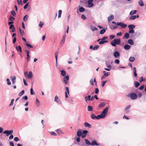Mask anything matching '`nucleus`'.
I'll list each match as a JSON object with an SVG mask.
<instances>
[{
    "label": "nucleus",
    "instance_id": "1",
    "mask_svg": "<svg viewBox=\"0 0 146 146\" xmlns=\"http://www.w3.org/2000/svg\"><path fill=\"white\" fill-rule=\"evenodd\" d=\"M121 40L120 39H114L113 40V42H111V44L113 46H115L116 45L120 44Z\"/></svg>",
    "mask_w": 146,
    "mask_h": 146
},
{
    "label": "nucleus",
    "instance_id": "2",
    "mask_svg": "<svg viewBox=\"0 0 146 146\" xmlns=\"http://www.w3.org/2000/svg\"><path fill=\"white\" fill-rule=\"evenodd\" d=\"M109 107H107L103 110L102 112L101 113V116H102L103 118H104L107 115V112L109 109Z\"/></svg>",
    "mask_w": 146,
    "mask_h": 146
},
{
    "label": "nucleus",
    "instance_id": "3",
    "mask_svg": "<svg viewBox=\"0 0 146 146\" xmlns=\"http://www.w3.org/2000/svg\"><path fill=\"white\" fill-rule=\"evenodd\" d=\"M129 97L132 100H134L137 99L138 96L135 93H132L129 95Z\"/></svg>",
    "mask_w": 146,
    "mask_h": 146
},
{
    "label": "nucleus",
    "instance_id": "4",
    "mask_svg": "<svg viewBox=\"0 0 146 146\" xmlns=\"http://www.w3.org/2000/svg\"><path fill=\"white\" fill-rule=\"evenodd\" d=\"M3 133L4 134H6V136H8L13 133V130H6L4 131Z\"/></svg>",
    "mask_w": 146,
    "mask_h": 146
},
{
    "label": "nucleus",
    "instance_id": "5",
    "mask_svg": "<svg viewBox=\"0 0 146 146\" xmlns=\"http://www.w3.org/2000/svg\"><path fill=\"white\" fill-rule=\"evenodd\" d=\"M117 25L118 26H120L122 28H125L127 26L126 24H124L122 22L117 23Z\"/></svg>",
    "mask_w": 146,
    "mask_h": 146
},
{
    "label": "nucleus",
    "instance_id": "6",
    "mask_svg": "<svg viewBox=\"0 0 146 146\" xmlns=\"http://www.w3.org/2000/svg\"><path fill=\"white\" fill-rule=\"evenodd\" d=\"M113 56L115 58H118L120 57V53L118 51H115L113 53Z\"/></svg>",
    "mask_w": 146,
    "mask_h": 146
},
{
    "label": "nucleus",
    "instance_id": "7",
    "mask_svg": "<svg viewBox=\"0 0 146 146\" xmlns=\"http://www.w3.org/2000/svg\"><path fill=\"white\" fill-rule=\"evenodd\" d=\"M94 0H88V6L89 7H92L94 6V4L92 2Z\"/></svg>",
    "mask_w": 146,
    "mask_h": 146
},
{
    "label": "nucleus",
    "instance_id": "8",
    "mask_svg": "<svg viewBox=\"0 0 146 146\" xmlns=\"http://www.w3.org/2000/svg\"><path fill=\"white\" fill-rule=\"evenodd\" d=\"M69 78V76L68 75H66L64 78V81L65 84H67L68 83Z\"/></svg>",
    "mask_w": 146,
    "mask_h": 146
},
{
    "label": "nucleus",
    "instance_id": "9",
    "mask_svg": "<svg viewBox=\"0 0 146 146\" xmlns=\"http://www.w3.org/2000/svg\"><path fill=\"white\" fill-rule=\"evenodd\" d=\"M25 51L27 53V60L28 61H29L30 60V56L29 54V50H25Z\"/></svg>",
    "mask_w": 146,
    "mask_h": 146
},
{
    "label": "nucleus",
    "instance_id": "10",
    "mask_svg": "<svg viewBox=\"0 0 146 146\" xmlns=\"http://www.w3.org/2000/svg\"><path fill=\"white\" fill-rule=\"evenodd\" d=\"M84 126L85 127H88L89 128H90L91 127V125L87 122H86L84 123Z\"/></svg>",
    "mask_w": 146,
    "mask_h": 146
},
{
    "label": "nucleus",
    "instance_id": "11",
    "mask_svg": "<svg viewBox=\"0 0 146 146\" xmlns=\"http://www.w3.org/2000/svg\"><path fill=\"white\" fill-rule=\"evenodd\" d=\"M33 74L32 72L31 71H30L29 72V74H28L27 77V78L29 79H30L33 77Z\"/></svg>",
    "mask_w": 146,
    "mask_h": 146
},
{
    "label": "nucleus",
    "instance_id": "12",
    "mask_svg": "<svg viewBox=\"0 0 146 146\" xmlns=\"http://www.w3.org/2000/svg\"><path fill=\"white\" fill-rule=\"evenodd\" d=\"M113 18L114 16L113 15L111 14L108 17V21L109 22H110Z\"/></svg>",
    "mask_w": 146,
    "mask_h": 146
},
{
    "label": "nucleus",
    "instance_id": "13",
    "mask_svg": "<svg viewBox=\"0 0 146 146\" xmlns=\"http://www.w3.org/2000/svg\"><path fill=\"white\" fill-rule=\"evenodd\" d=\"M58 54H59V52L58 51L56 52L55 54V59H56V64H57V58H58Z\"/></svg>",
    "mask_w": 146,
    "mask_h": 146
},
{
    "label": "nucleus",
    "instance_id": "14",
    "mask_svg": "<svg viewBox=\"0 0 146 146\" xmlns=\"http://www.w3.org/2000/svg\"><path fill=\"white\" fill-rule=\"evenodd\" d=\"M130 48L131 46L128 44H125L124 46V48L126 50H128Z\"/></svg>",
    "mask_w": 146,
    "mask_h": 146
},
{
    "label": "nucleus",
    "instance_id": "15",
    "mask_svg": "<svg viewBox=\"0 0 146 146\" xmlns=\"http://www.w3.org/2000/svg\"><path fill=\"white\" fill-rule=\"evenodd\" d=\"M81 131V129H79L77 132V134L78 137H80L82 135V133Z\"/></svg>",
    "mask_w": 146,
    "mask_h": 146
},
{
    "label": "nucleus",
    "instance_id": "16",
    "mask_svg": "<svg viewBox=\"0 0 146 146\" xmlns=\"http://www.w3.org/2000/svg\"><path fill=\"white\" fill-rule=\"evenodd\" d=\"M16 48L18 52L19 51L21 52H22V48L20 46H17L16 47Z\"/></svg>",
    "mask_w": 146,
    "mask_h": 146
},
{
    "label": "nucleus",
    "instance_id": "17",
    "mask_svg": "<svg viewBox=\"0 0 146 146\" xmlns=\"http://www.w3.org/2000/svg\"><path fill=\"white\" fill-rule=\"evenodd\" d=\"M128 43L131 45L134 44V41L132 39H129L128 40Z\"/></svg>",
    "mask_w": 146,
    "mask_h": 146
},
{
    "label": "nucleus",
    "instance_id": "18",
    "mask_svg": "<svg viewBox=\"0 0 146 146\" xmlns=\"http://www.w3.org/2000/svg\"><path fill=\"white\" fill-rule=\"evenodd\" d=\"M133 74L135 77H136L137 76V74L136 73V69L135 67L133 68Z\"/></svg>",
    "mask_w": 146,
    "mask_h": 146
},
{
    "label": "nucleus",
    "instance_id": "19",
    "mask_svg": "<svg viewBox=\"0 0 146 146\" xmlns=\"http://www.w3.org/2000/svg\"><path fill=\"white\" fill-rule=\"evenodd\" d=\"M92 145H96L97 146L99 145V144L97 143L96 141H92L91 144Z\"/></svg>",
    "mask_w": 146,
    "mask_h": 146
},
{
    "label": "nucleus",
    "instance_id": "20",
    "mask_svg": "<svg viewBox=\"0 0 146 146\" xmlns=\"http://www.w3.org/2000/svg\"><path fill=\"white\" fill-rule=\"evenodd\" d=\"M138 3L139 5L141 6H142L144 5L143 3L142 0H139Z\"/></svg>",
    "mask_w": 146,
    "mask_h": 146
},
{
    "label": "nucleus",
    "instance_id": "21",
    "mask_svg": "<svg viewBox=\"0 0 146 146\" xmlns=\"http://www.w3.org/2000/svg\"><path fill=\"white\" fill-rule=\"evenodd\" d=\"M137 12L136 10H132L129 13V15H130L135 14Z\"/></svg>",
    "mask_w": 146,
    "mask_h": 146
},
{
    "label": "nucleus",
    "instance_id": "22",
    "mask_svg": "<svg viewBox=\"0 0 146 146\" xmlns=\"http://www.w3.org/2000/svg\"><path fill=\"white\" fill-rule=\"evenodd\" d=\"M134 84L135 87L136 88H137L140 85V84L139 82L137 81H135L134 82Z\"/></svg>",
    "mask_w": 146,
    "mask_h": 146
},
{
    "label": "nucleus",
    "instance_id": "23",
    "mask_svg": "<svg viewBox=\"0 0 146 146\" xmlns=\"http://www.w3.org/2000/svg\"><path fill=\"white\" fill-rule=\"evenodd\" d=\"M19 31L21 36H23L25 34L24 31L23 30H22L20 28H19Z\"/></svg>",
    "mask_w": 146,
    "mask_h": 146
},
{
    "label": "nucleus",
    "instance_id": "24",
    "mask_svg": "<svg viewBox=\"0 0 146 146\" xmlns=\"http://www.w3.org/2000/svg\"><path fill=\"white\" fill-rule=\"evenodd\" d=\"M103 73L106 77L109 76L110 74L109 72H106L105 71H103Z\"/></svg>",
    "mask_w": 146,
    "mask_h": 146
},
{
    "label": "nucleus",
    "instance_id": "25",
    "mask_svg": "<svg viewBox=\"0 0 146 146\" xmlns=\"http://www.w3.org/2000/svg\"><path fill=\"white\" fill-rule=\"evenodd\" d=\"M129 29H133L135 28V26L133 25H131L128 26Z\"/></svg>",
    "mask_w": 146,
    "mask_h": 146
},
{
    "label": "nucleus",
    "instance_id": "26",
    "mask_svg": "<svg viewBox=\"0 0 146 146\" xmlns=\"http://www.w3.org/2000/svg\"><path fill=\"white\" fill-rule=\"evenodd\" d=\"M131 15L129 18V20H134L136 18V15Z\"/></svg>",
    "mask_w": 146,
    "mask_h": 146
},
{
    "label": "nucleus",
    "instance_id": "27",
    "mask_svg": "<svg viewBox=\"0 0 146 146\" xmlns=\"http://www.w3.org/2000/svg\"><path fill=\"white\" fill-rule=\"evenodd\" d=\"M105 103L104 102H102L99 105V108H102L104 107L105 105Z\"/></svg>",
    "mask_w": 146,
    "mask_h": 146
},
{
    "label": "nucleus",
    "instance_id": "28",
    "mask_svg": "<svg viewBox=\"0 0 146 146\" xmlns=\"http://www.w3.org/2000/svg\"><path fill=\"white\" fill-rule=\"evenodd\" d=\"M108 42V41L107 40L103 41V40H101V41L99 42V44H104L105 43H106Z\"/></svg>",
    "mask_w": 146,
    "mask_h": 146
},
{
    "label": "nucleus",
    "instance_id": "29",
    "mask_svg": "<svg viewBox=\"0 0 146 146\" xmlns=\"http://www.w3.org/2000/svg\"><path fill=\"white\" fill-rule=\"evenodd\" d=\"M79 10L80 12H82L84 11L85 9L82 7H81L79 8Z\"/></svg>",
    "mask_w": 146,
    "mask_h": 146
},
{
    "label": "nucleus",
    "instance_id": "30",
    "mask_svg": "<svg viewBox=\"0 0 146 146\" xmlns=\"http://www.w3.org/2000/svg\"><path fill=\"white\" fill-rule=\"evenodd\" d=\"M58 99V97L56 95V96L55 97L54 101L58 103H59L61 104V103H59L57 101Z\"/></svg>",
    "mask_w": 146,
    "mask_h": 146
},
{
    "label": "nucleus",
    "instance_id": "31",
    "mask_svg": "<svg viewBox=\"0 0 146 146\" xmlns=\"http://www.w3.org/2000/svg\"><path fill=\"white\" fill-rule=\"evenodd\" d=\"M135 58L133 57H130L129 58V61L131 62H133L134 61Z\"/></svg>",
    "mask_w": 146,
    "mask_h": 146
},
{
    "label": "nucleus",
    "instance_id": "32",
    "mask_svg": "<svg viewBox=\"0 0 146 146\" xmlns=\"http://www.w3.org/2000/svg\"><path fill=\"white\" fill-rule=\"evenodd\" d=\"M25 93V91L24 90H22L21 92L19 93V96H21L23 95Z\"/></svg>",
    "mask_w": 146,
    "mask_h": 146
},
{
    "label": "nucleus",
    "instance_id": "33",
    "mask_svg": "<svg viewBox=\"0 0 146 146\" xmlns=\"http://www.w3.org/2000/svg\"><path fill=\"white\" fill-rule=\"evenodd\" d=\"M99 47V46L98 45H95L93 48V50H97Z\"/></svg>",
    "mask_w": 146,
    "mask_h": 146
},
{
    "label": "nucleus",
    "instance_id": "34",
    "mask_svg": "<svg viewBox=\"0 0 146 146\" xmlns=\"http://www.w3.org/2000/svg\"><path fill=\"white\" fill-rule=\"evenodd\" d=\"M93 110L92 106H88V111H92Z\"/></svg>",
    "mask_w": 146,
    "mask_h": 146
},
{
    "label": "nucleus",
    "instance_id": "35",
    "mask_svg": "<svg viewBox=\"0 0 146 146\" xmlns=\"http://www.w3.org/2000/svg\"><path fill=\"white\" fill-rule=\"evenodd\" d=\"M61 75L63 76H65L66 74V72H65V71L63 70L61 71Z\"/></svg>",
    "mask_w": 146,
    "mask_h": 146
},
{
    "label": "nucleus",
    "instance_id": "36",
    "mask_svg": "<svg viewBox=\"0 0 146 146\" xmlns=\"http://www.w3.org/2000/svg\"><path fill=\"white\" fill-rule=\"evenodd\" d=\"M124 36H125L126 39H127L129 37V35L128 33H126L125 34Z\"/></svg>",
    "mask_w": 146,
    "mask_h": 146
},
{
    "label": "nucleus",
    "instance_id": "37",
    "mask_svg": "<svg viewBox=\"0 0 146 146\" xmlns=\"http://www.w3.org/2000/svg\"><path fill=\"white\" fill-rule=\"evenodd\" d=\"M16 79V77L15 76H13L12 79V83L13 84H14L15 82V80Z\"/></svg>",
    "mask_w": 146,
    "mask_h": 146
},
{
    "label": "nucleus",
    "instance_id": "38",
    "mask_svg": "<svg viewBox=\"0 0 146 146\" xmlns=\"http://www.w3.org/2000/svg\"><path fill=\"white\" fill-rule=\"evenodd\" d=\"M85 142L86 143V144L88 145L91 144L90 141L87 139H85Z\"/></svg>",
    "mask_w": 146,
    "mask_h": 146
},
{
    "label": "nucleus",
    "instance_id": "39",
    "mask_svg": "<svg viewBox=\"0 0 146 146\" xmlns=\"http://www.w3.org/2000/svg\"><path fill=\"white\" fill-rule=\"evenodd\" d=\"M91 29L93 31H94L95 30H97L98 29L96 28L95 27H91Z\"/></svg>",
    "mask_w": 146,
    "mask_h": 146
},
{
    "label": "nucleus",
    "instance_id": "40",
    "mask_svg": "<svg viewBox=\"0 0 146 146\" xmlns=\"http://www.w3.org/2000/svg\"><path fill=\"white\" fill-rule=\"evenodd\" d=\"M28 15H25L23 18V20L24 21H27V19H28Z\"/></svg>",
    "mask_w": 146,
    "mask_h": 146
},
{
    "label": "nucleus",
    "instance_id": "41",
    "mask_svg": "<svg viewBox=\"0 0 146 146\" xmlns=\"http://www.w3.org/2000/svg\"><path fill=\"white\" fill-rule=\"evenodd\" d=\"M129 33L130 34H133L135 33V31L133 29H129Z\"/></svg>",
    "mask_w": 146,
    "mask_h": 146
},
{
    "label": "nucleus",
    "instance_id": "42",
    "mask_svg": "<svg viewBox=\"0 0 146 146\" xmlns=\"http://www.w3.org/2000/svg\"><path fill=\"white\" fill-rule=\"evenodd\" d=\"M91 118L93 119H96L97 116H96L94 114H92L91 115Z\"/></svg>",
    "mask_w": 146,
    "mask_h": 146
},
{
    "label": "nucleus",
    "instance_id": "43",
    "mask_svg": "<svg viewBox=\"0 0 146 146\" xmlns=\"http://www.w3.org/2000/svg\"><path fill=\"white\" fill-rule=\"evenodd\" d=\"M15 19L12 16H10L9 17V20L10 21H13Z\"/></svg>",
    "mask_w": 146,
    "mask_h": 146
},
{
    "label": "nucleus",
    "instance_id": "44",
    "mask_svg": "<svg viewBox=\"0 0 146 146\" xmlns=\"http://www.w3.org/2000/svg\"><path fill=\"white\" fill-rule=\"evenodd\" d=\"M106 30L105 29H103L100 31V33L101 34H103L106 31Z\"/></svg>",
    "mask_w": 146,
    "mask_h": 146
},
{
    "label": "nucleus",
    "instance_id": "45",
    "mask_svg": "<svg viewBox=\"0 0 146 146\" xmlns=\"http://www.w3.org/2000/svg\"><path fill=\"white\" fill-rule=\"evenodd\" d=\"M31 94L32 95H33L35 94V93L33 90V89L31 88L30 89Z\"/></svg>",
    "mask_w": 146,
    "mask_h": 146
},
{
    "label": "nucleus",
    "instance_id": "46",
    "mask_svg": "<svg viewBox=\"0 0 146 146\" xmlns=\"http://www.w3.org/2000/svg\"><path fill=\"white\" fill-rule=\"evenodd\" d=\"M101 118H104L102 116H101V114L100 115H98L97 116V117L96 119H99Z\"/></svg>",
    "mask_w": 146,
    "mask_h": 146
},
{
    "label": "nucleus",
    "instance_id": "47",
    "mask_svg": "<svg viewBox=\"0 0 146 146\" xmlns=\"http://www.w3.org/2000/svg\"><path fill=\"white\" fill-rule=\"evenodd\" d=\"M36 105L37 106H39V103L40 102L38 100L37 98H36Z\"/></svg>",
    "mask_w": 146,
    "mask_h": 146
},
{
    "label": "nucleus",
    "instance_id": "48",
    "mask_svg": "<svg viewBox=\"0 0 146 146\" xmlns=\"http://www.w3.org/2000/svg\"><path fill=\"white\" fill-rule=\"evenodd\" d=\"M44 24V23L41 21L40 22L39 26L40 27H42Z\"/></svg>",
    "mask_w": 146,
    "mask_h": 146
},
{
    "label": "nucleus",
    "instance_id": "49",
    "mask_svg": "<svg viewBox=\"0 0 146 146\" xmlns=\"http://www.w3.org/2000/svg\"><path fill=\"white\" fill-rule=\"evenodd\" d=\"M88 131L87 130H84L82 132V133L83 134L85 135H87V133H88Z\"/></svg>",
    "mask_w": 146,
    "mask_h": 146
},
{
    "label": "nucleus",
    "instance_id": "50",
    "mask_svg": "<svg viewBox=\"0 0 146 146\" xmlns=\"http://www.w3.org/2000/svg\"><path fill=\"white\" fill-rule=\"evenodd\" d=\"M29 3L28 2L24 6V8L25 9H26L28 7V6H29Z\"/></svg>",
    "mask_w": 146,
    "mask_h": 146
},
{
    "label": "nucleus",
    "instance_id": "51",
    "mask_svg": "<svg viewBox=\"0 0 146 146\" xmlns=\"http://www.w3.org/2000/svg\"><path fill=\"white\" fill-rule=\"evenodd\" d=\"M114 62L116 64H118L119 63V61L118 59H116L114 61Z\"/></svg>",
    "mask_w": 146,
    "mask_h": 146
},
{
    "label": "nucleus",
    "instance_id": "52",
    "mask_svg": "<svg viewBox=\"0 0 146 146\" xmlns=\"http://www.w3.org/2000/svg\"><path fill=\"white\" fill-rule=\"evenodd\" d=\"M26 45L27 47H29V48H32L33 47L32 45H31V44H29L26 43Z\"/></svg>",
    "mask_w": 146,
    "mask_h": 146
},
{
    "label": "nucleus",
    "instance_id": "53",
    "mask_svg": "<svg viewBox=\"0 0 146 146\" xmlns=\"http://www.w3.org/2000/svg\"><path fill=\"white\" fill-rule=\"evenodd\" d=\"M11 13L12 14V15L13 16H15L16 13H15V11H13V10L12 11H11Z\"/></svg>",
    "mask_w": 146,
    "mask_h": 146
},
{
    "label": "nucleus",
    "instance_id": "54",
    "mask_svg": "<svg viewBox=\"0 0 146 146\" xmlns=\"http://www.w3.org/2000/svg\"><path fill=\"white\" fill-rule=\"evenodd\" d=\"M7 81V84L8 85H10L11 84V83L10 82L9 79L8 78H7L6 80Z\"/></svg>",
    "mask_w": 146,
    "mask_h": 146
},
{
    "label": "nucleus",
    "instance_id": "55",
    "mask_svg": "<svg viewBox=\"0 0 146 146\" xmlns=\"http://www.w3.org/2000/svg\"><path fill=\"white\" fill-rule=\"evenodd\" d=\"M108 38V37L106 36H103L102 38L101 39V40H103L104 41L106 39H107Z\"/></svg>",
    "mask_w": 146,
    "mask_h": 146
},
{
    "label": "nucleus",
    "instance_id": "56",
    "mask_svg": "<svg viewBox=\"0 0 146 146\" xmlns=\"http://www.w3.org/2000/svg\"><path fill=\"white\" fill-rule=\"evenodd\" d=\"M14 140L15 141H19V138L18 137H15L14 138Z\"/></svg>",
    "mask_w": 146,
    "mask_h": 146
},
{
    "label": "nucleus",
    "instance_id": "57",
    "mask_svg": "<svg viewBox=\"0 0 146 146\" xmlns=\"http://www.w3.org/2000/svg\"><path fill=\"white\" fill-rule=\"evenodd\" d=\"M14 101V99L11 100V102L9 105V106H11L13 105Z\"/></svg>",
    "mask_w": 146,
    "mask_h": 146
},
{
    "label": "nucleus",
    "instance_id": "58",
    "mask_svg": "<svg viewBox=\"0 0 146 146\" xmlns=\"http://www.w3.org/2000/svg\"><path fill=\"white\" fill-rule=\"evenodd\" d=\"M23 81L24 85L25 86H27L28 85L27 83L26 80L24 78H23Z\"/></svg>",
    "mask_w": 146,
    "mask_h": 146
},
{
    "label": "nucleus",
    "instance_id": "59",
    "mask_svg": "<svg viewBox=\"0 0 146 146\" xmlns=\"http://www.w3.org/2000/svg\"><path fill=\"white\" fill-rule=\"evenodd\" d=\"M107 82V81H103L102 82V87H103L104 86L105 83L106 82Z\"/></svg>",
    "mask_w": 146,
    "mask_h": 146
},
{
    "label": "nucleus",
    "instance_id": "60",
    "mask_svg": "<svg viewBox=\"0 0 146 146\" xmlns=\"http://www.w3.org/2000/svg\"><path fill=\"white\" fill-rule=\"evenodd\" d=\"M90 83L91 85H94L93 81L92 79H91L90 80Z\"/></svg>",
    "mask_w": 146,
    "mask_h": 146
},
{
    "label": "nucleus",
    "instance_id": "61",
    "mask_svg": "<svg viewBox=\"0 0 146 146\" xmlns=\"http://www.w3.org/2000/svg\"><path fill=\"white\" fill-rule=\"evenodd\" d=\"M99 90L98 88H95V94H98L99 92Z\"/></svg>",
    "mask_w": 146,
    "mask_h": 146
},
{
    "label": "nucleus",
    "instance_id": "62",
    "mask_svg": "<svg viewBox=\"0 0 146 146\" xmlns=\"http://www.w3.org/2000/svg\"><path fill=\"white\" fill-rule=\"evenodd\" d=\"M22 99L23 100H27L28 99V97L27 96H25L24 97H23Z\"/></svg>",
    "mask_w": 146,
    "mask_h": 146
},
{
    "label": "nucleus",
    "instance_id": "63",
    "mask_svg": "<svg viewBox=\"0 0 146 146\" xmlns=\"http://www.w3.org/2000/svg\"><path fill=\"white\" fill-rule=\"evenodd\" d=\"M51 135H52L56 136V134L54 131H52L51 132Z\"/></svg>",
    "mask_w": 146,
    "mask_h": 146
},
{
    "label": "nucleus",
    "instance_id": "64",
    "mask_svg": "<svg viewBox=\"0 0 146 146\" xmlns=\"http://www.w3.org/2000/svg\"><path fill=\"white\" fill-rule=\"evenodd\" d=\"M130 105H129V106H127L125 108V111H126L127 110L129 109L130 108Z\"/></svg>",
    "mask_w": 146,
    "mask_h": 146
}]
</instances>
